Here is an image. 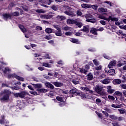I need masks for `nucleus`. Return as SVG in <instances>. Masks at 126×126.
I'll return each mask as SVG.
<instances>
[{
	"label": "nucleus",
	"mask_w": 126,
	"mask_h": 126,
	"mask_svg": "<svg viewBox=\"0 0 126 126\" xmlns=\"http://www.w3.org/2000/svg\"><path fill=\"white\" fill-rule=\"evenodd\" d=\"M3 71L4 73L6 74L7 73V72H9V71H11V70L8 67H6Z\"/></svg>",
	"instance_id": "obj_30"
},
{
	"label": "nucleus",
	"mask_w": 126,
	"mask_h": 126,
	"mask_svg": "<svg viewBox=\"0 0 126 126\" xmlns=\"http://www.w3.org/2000/svg\"><path fill=\"white\" fill-rule=\"evenodd\" d=\"M111 107H112V108H115V109H119V108H121V105H115V104H113L111 105Z\"/></svg>",
	"instance_id": "obj_40"
},
{
	"label": "nucleus",
	"mask_w": 126,
	"mask_h": 126,
	"mask_svg": "<svg viewBox=\"0 0 126 126\" xmlns=\"http://www.w3.org/2000/svg\"><path fill=\"white\" fill-rule=\"evenodd\" d=\"M19 27L23 33H26V32H27V30H26V29H25L23 25H19Z\"/></svg>",
	"instance_id": "obj_22"
},
{
	"label": "nucleus",
	"mask_w": 126,
	"mask_h": 126,
	"mask_svg": "<svg viewBox=\"0 0 126 126\" xmlns=\"http://www.w3.org/2000/svg\"><path fill=\"white\" fill-rule=\"evenodd\" d=\"M89 27L86 26L84 27L83 29L81 30V31H84V32H89Z\"/></svg>",
	"instance_id": "obj_26"
},
{
	"label": "nucleus",
	"mask_w": 126,
	"mask_h": 126,
	"mask_svg": "<svg viewBox=\"0 0 126 126\" xmlns=\"http://www.w3.org/2000/svg\"><path fill=\"white\" fill-rule=\"evenodd\" d=\"M98 31L97 30H96V29L93 28L91 31H90V32L92 33V34H93L94 35H97V32Z\"/></svg>",
	"instance_id": "obj_19"
},
{
	"label": "nucleus",
	"mask_w": 126,
	"mask_h": 126,
	"mask_svg": "<svg viewBox=\"0 0 126 126\" xmlns=\"http://www.w3.org/2000/svg\"><path fill=\"white\" fill-rule=\"evenodd\" d=\"M93 63H94V65H99V64H100V63H99V62H98V61H97V60H94L93 61Z\"/></svg>",
	"instance_id": "obj_39"
},
{
	"label": "nucleus",
	"mask_w": 126,
	"mask_h": 126,
	"mask_svg": "<svg viewBox=\"0 0 126 126\" xmlns=\"http://www.w3.org/2000/svg\"><path fill=\"white\" fill-rule=\"evenodd\" d=\"M121 87L123 89H126V84H121L120 85Z\"/></svg>",
	"instance_id": "obj_57"
},
{
	"label": "nucleus",
	"mask_w": 126,
	"mask_h": 126,
	"mask_svg": "<svg viewBox=\"0 0 126 126\" xmlns=\"http://www.w3.org/2000/svg\"><path fill=\"white\" fill-rule=\"evenodd\" d=\"M99 22L102 25H106V22L105 21L101 20Z\"/></svg>",
	"instance_id": "obj_62"
},
{
	"label": "nucleus",
	"mask_w": 126,
	"mask_h": 126,
	"mask_svg": "<svg viewBox=\"0 0 126 126\" xmlns=\"http://www.w3.org/2000/svg\"><path fill=\"white\" fill-rule=\"evenodd\" d=\"M85 18L87 19V22H91V23H96V19L93 18V16L90 14H86L85 15Z\"/></svg>",
	"instance_id": "obj_2"
},
{
	"label": "nucleus",
	"mask_w": 126,
	"mask_h": 126,
	"mask_svg": "<svg viewBox=\"0 0 126 126\" xmlns=\"http://www.w3.org/2000/svg\"><path fill=\"white\" fill-rule=\"evenodd\" d=\"M40 17L41 19H50V18H52V16L50 15H41Z\"/></svg>",
	"instance_id": "obj_7"
},
{
	"label": "nucleus",
	"mask_w": 126,
	"mask_h": 126,
	"mask_svg": "<svg viewBox=\"0 0 126 126\" xmlns=\"http://www.w3.org/2000/svg\"><path fill=\"white\" fill-rule=\"evenodd\" d=\"M104 3H107V4H108L110 6H113V5H114V4L110 1H105L104 2Z\"/></svg>",
	"instance_id": "obj_44"
},
{
	"label": "nucleus",
	"mask_w": 126,
	"mask_h": 126,
	"mask_svg": "<svg viewBox=\"0 0 126 126\" xmlns=\"http://www.w3.org/2000/svg\"><path fill=\"white\" fill-rule=\"evenodd\" d=\"M32 85L35 88H42V84H33Z\"/></svg>",
	"instance_id": "obj_28"
},
{
	"label": "nucleus",
	"mask_w": 126,
	"mask_h": 126,
	"mask_svg": "<svg viewBox=\"0 0 126 126\" xmlns=\"http://www.w3.org/2000/svg\"><path fill=\"white\" fill-rule=\"evenodd\" d=\"M53 84H54V85H55V86L56 87H61L63 86V83H60L59 82H53Z\"/></svg>",
	"instance_id": "obj_18"
},
{
	"label": "nucleus",
	"mask_w": 126,
	"mask_h": 126,
	"mask_svg": "<svg viewBox=\"0 0 126 126\" xmlns=\"http://www.w3.org/2000/svg\"><path fill=\"white\" fill-rule=\"evenodd\" d=\"M27 96H29V94L26 91L21 92L16 94V97H20V98H25Z\"/></svg>",
	"instance_id": "obj_4"
},
{
	"label": "nucleus",
	"mask_w": 126,
	"mask_h": 126,
	"mask_svg": "<svg viewBox=\"0 0 126 126\" xmlns=\"http://www.w3.org/2000/svg\"><path fill=\"white\" fill-rule=\"evenodd\" d=\"M98 12H107V9L103 7L99 8L98 9Z\"/></svg>",
	"instance_id": "obj_25"
},
{
	"label": "nucleus",
	"mask_w": 126,
	"mask_h": 126,
	"mask_svg": "<svg viewBox=\"0 0 126 126\" xmlns=\"http://www.w3.org/2000/svg\"><path fill=\"white\" fill-rule=\"evenodd\" d=\"M3 17L4 20H7V19H10L11 18V15L9 14H3Z\"/></svg>",
	"instance_id": "obj_10"
},
{
	"label": "nucleus",
	"mask_w": 126,
	"mask_h": 126,
	"mask_svg": "<svg viewBox=\"0 0 126 126\" xmlns=\"http://www.w3.org/2000/svg\"><path fill=\"white\" fill-rule=\"evenodd\" d=\"M64 13H65V14H66L67 15L71 16V17H73V16H74V13H73V11L71 10V8H69V11H64Z\"/></svg>",
	"instance_id": "obj_6"
},
{
	"label": "nucleus",
	"mask_w": 126,
	"mask_h": 126,
	"mask_svg": "<svg viewBox=\"0 0 126 126\" xmlns=\"http://www.w3.org/2000/svg\"><path fill=\"white\" fill-rule=\"evenodd\" d=\"M118 111L120 112V114H126V110L125 109H118Z\"/></svg>",
	"instance_id": "obj_41"
},
{
	"label": "nucleus",
	"mask_w": 126,
	"mask_h": 126,
	"mask_svg": "<svg viewBox=\"0 0 126 126\" xmlns=\"http://www.w3.org/2000/svg\"><path fill=\"white\" fill-rule=\"evenodd\" d=\"M53 27L55 28V29H57V31L61 30V26L58 25H53Z\"/></svg>",
	"instance_id": "obj_48"
},
{
	"label": "nucleus",
	"mask_w": 126,
	"mask_h": 126,
	"mask_svg": "<svg viewBox=\"0 0 126 126\" xmlns=\"http://www.w3.org/2000/svg\"><path fill=\"white\" fill-rule=\"evenodd\" d=\"M14 77H16V74H9L8 75V78H14Z\"/></svg>",
	"instance_id": "obj_32"
},
{
	"label": "nucleus",
	"mask_w": 126,
	"mask_h": 126,
	"mask_svg": "<svg viewBox=\"0 0 126 126\" xmlns=\"http://www.w3.org/2000/svg\"><path fill=\"white\" fill-rule=\"evenodd\" d=\"M62 93H63L64 94H67L68 93V91H64V90H62L61 91Z\"/></svg>",
	"instance_id": "obj_64"
},
{
	"label": "nucleus",
	"mask_w": 126,
	"mask_h": 126,
	"mask_svg": "<svg viewBox=\"0 0 126 126\" xmlns=\"http://www.w3.org/2000/svg\"><path fill=\"white\" fill-rule=\"evenodd\" d=\"M114 84H121L122 83V80L120 79H116L113 81Z\"/></svg>",
	"instance_id": "obj_24"
},
{
	"label": "nucleus",
	"mask_w": 126,
	"mask_h": 126,
	"mask_svg": "<svg viewBox=\"0 0 126 126\" xmlns=\"http://www.w3.org/2000/svg\"><path fill=\"white\" fill-rule=\"evenodd\" d=\"M4 95L3 97L0 98V101H6L9 99V94H10V91L7 90H5L3 92Z\"/></svg>",
	"instance_id": "obj_1"
},
{
	"label": "nucleus",
	"mask_w": 126,
	"mask_h": 126,
	"mask_svg": "<svg viewBox=\"0 0 126 126\" xmlns=\"http://www.w3.org/2000/svg\"><path fill=\"white\" fill-rule=\"evenodd\" d=\"M102 90H103V88L102 87L100 86H95V91H96L97 93H100Z\"/></svg>",
	"instance_id": "obj_14"
},
{
	"label": "nucleus",
	"mask_w": 126,
	"mask_h": 126,
	"mask_svg": "<svg viewBox=\"0 0 126 126\" xmlns=\"http://www.w3.org/2000/svg\"><path fill=\"white\" fill-rule=\"evenodd\" d=\"M38 69H39V70H41V71H42L45 70V68L44 67L40 66V67H38Z\"/></svg>",
	"instance_id": "obj_63"
},
{
	"label": "nucleus",
	"mask_w": 126,
	"mask_h": 126,
	"mask_svg": "<svg viewBox=\"0 0 126 126\" xmlns=\"http://www.w3.org/2000/svg\"><path fill=\"white\" fill-rule=\"evenodd\" d=\"M72 43H75V44H80V42L78 39L72 38L71 39Z\"/></svg>",
	"instance_id": "obj_29"
},
{
	"label": "nucleus",
	"mask_w": 126,
	"mask_h": 126,
	"mask_svg": "<svg viewBox=\"0 0 126 126\" xmlns=\"http://www.w3.org/2000/svg\"><path fill=\"white\" fill-rule=\"evenodd\" d=\"M108 99H110V100H115V97L112 95H108Z\"/></svg>",
	"instance_id": "obj_60"
},
{
	"label": "nucleus",
	"mask_w": 126,
	"mask_h": 126,
	"mask_svg": "<svg viewBox=\"0 0 126 126\" xmlns=\"http://www.w3.org/2000/svg\"><path fill=\"white\" fill-rule=\"evenodd\" d=\"M72 83H73V84H74L75 85H76L77 84H79L80 82H79V81H77L75 79H73L72 80Z\"/></svg>",
	"instance_id": "obj_42"
},
{
	"label": "nucleus",
	"mask_w": 126,
	"mask_h": 126,
	"mask_svg": "<svg viewBox=\"0 0 126 126\" xmlns=\"http://www.w3.org/2000/svg\"><path fill=\"white\" fill-rule=\"evenodd\" d=\"M16 79L18 80H19L20 81H24V78H23L22 77H19L18 76H16Z\"/></svg>",
	"instance_id": "obj_47"
},
{
	"label": "nucleus",
	"mask_w": 126,
	"mask_h": 126,
	"mask_svg": "<svg viewBox=\"0 0 126 126\" xmlns=\"http://www.w3.org/2000/svg\"><path fill=\"white\" fill-rule=\"evenodd\" d=\"M45 38L47 39V40H51V39H52V36L49 34L48 35H46Z\"/></svg>",
	"instance_id": "obj_55"
},
{
	"label": "nucleus",
	"mask_w": 126,
	"mask_h": 126,
	"mask_svg": "<svg viewBox=\"0 0 126 126\" xmlns=\"http://www.w3.org/2000/svg\"><path fill=\"white\" fill-rule=\"evenodd\" d=\"M38 92H41L42 93H45V92H48V90H46L45 89H37Z\"/></svg>",
	"instance_id": "obj_34"
},
{
	"label": "nucleus",
	"mask_w": 126,
	"mask_h": 126,
	"mask_svg": "<svg viewBox=\"0 0 126 126\" xmlns=\"http://www.w3.org/2000/svg\"><path fill=\"white\" fill-rule=\"evenodd\" d=\"M76 14L77 16H81V15H82V12L80 10H79L77 11Z\"/></svg>",
	"instance_id": "obj_49"
},
{
	"label": "nucleus",
	"mask_w": 126,
	"mask_h": 126,
	"mask_svg": "<svg viewBox=\"0 0 126 126\" xmlns=\"http://www.w3.org/2000/svg\"><path fill=\"white\" fill-rule=\"evenodd\" d=\"M77 95H79L83 99H91V98H92V97L89 95L84 94L80 93H77Z\"/></svg>",
	"instance_id": "obj_5"
},
{
	"label": "nucleus",
	"mask_w": 126,
	"mask_h": 126,
	"mask_svg": "<svg viewBox=\"0 0 126 126\" xmlns=\"http://www.w3.org/2000/svg\"><path fill=\"white\" fill-rule=\"evenodd\" d=\"M88 80H92L93 79V75L92 73H89L87 76Z\"/></svg>",
	"instance_id": "obj_27"
},
{
	"label": "nucleus",
	"mask_w": 126,
	"mask_h": 126,
	"mask_svg": "<svg viewBox=\"0 0 126 126\" xmlns=\"http://www.w3.org/2000/svg\"><path fill=\"white\" fill-rule=\"evenodd\" d=\"M38 13H45V11L43 9H37L35 10Z\"/></svg>",
	"instance_id": "obj_43"
},
{
	"label": "nucleus",
	"mask_w": 126,
	"mask_h": 126,
	"mask_svg": "<svg viewBox=\"0 0 126 126\" xmlns=\"http://www.w3.org/2000/svg\"><path fill=\"white\" fill-rule=\"evenodd\" d=\"M72 34V32H66L65 33V35H66V36H70Z\"/></svg>",
	"instance_id": "obj_56"
},
{
	"label": "nucleus",
	"mask_w": 126,
	"mask_h": 126,
	"mask_svg": "<svg viewBox=\"0 0 126 126\" xmlns=\"http://www.w3.org/2000/svg\"><path fill=\"white\" fill-rule=\"evenodd\" d=\"M115 69H112L109 70L108 72H107V74L108 75H114L115 74Z\"/></svg>",
	"instance_id": "obj_21"
},
{
	"label": "nucleus",
	"mask_w": 126,
	"mask_h": 126,
	"mask_svg": "<svg viewBox=\"0 0 126 126\" xmlns=\"http://www.w3.org/2000/svg\"><path fill=\"white\" fill-rule=\"evenodd\" d=\"M45 86H46V87H48V88H50L51 89H54V85H53V84H51L50 82H46L45 83Z\"/></svg>",
	"instance_id": "obj_13"
},
{
	"label": "nucleus",
	"mask_w": 126,
	"mask_h": 126,
	"mask_svg": "<svg viewBox=\"0 0 126 126\" xmlns=\"http://www.w3.org/2000/svg\"><path fill=\"white\" fill-rule=\"evenodd\" d=\"M70 94H76V95H77V93H79L77 92V89L76 88L75 89H72L71 90L69 91Z\"/></svg>",
	"instance_id": "obj_16"
},
{
	"label": "nucleus",
	"mask_w": 126,
	"mask_h": 126,
	"mask_svg": "<svg viewBox=\"0 0 126 126\" xmlns=\"http://www.w3.org/2000/svg\"><path fill=\"white\" fill-rule=\"evenodd\" d=\"M42 66L45 67H51L52 65L48 63H42Z\"/></svg>",
	"instance_id": "obj_33"
},
{
	"label": "nucleus",
	"mask_w": 126,
	"mask_h": 126,
	"mask_svg": "<svg viewBox=\"0 0 126 126\" xmlns=\"http://www.w3.org/2000/svg\"><path fill=\"white\" fill-rule=\"evenodd\" d=\"M65 16H60L58 15L56 17V20L58 21H63V20H65Z\"/></svg>",
	"instance_id": "obj_9"
},
{
	"label": "nucleus",
	"mask_w": 126,
	"mask_h": 126,
	"mask_svg": "<svg viewBox=\"0 0 126 126\" xmlns=\"http://www.w3.org/2000/svg\"><path fill=\"white\" fill-rule=\"evenodd\" d=\"M94 10L95 11L97 10L98 9V5H91V8Z\"/></svg>",
	"instance_id": "obj_35"
},
{
	"label": "nucleus",
	"mask_w": 126,
	"mask_h": 126,
	"mask_svg": "<svg viewBox=\"0 0 126 126\" xmlns=\"http://www.w3.org/2000/svg\"><path fill=\"white\" fill-rule=\"evenodd\" d=\"M117 119H118V120L119 122H121L122 121H124V117H123L122 116H120V117H118Z\"/></svg>",
	"instance_id": "obj_61"
},
{
	"label": "nucleus",
	"mask_w": 126,
	"mask_h": 126,
	"mask_svg": "<svg viewBox=\"0 0 126 126\" xmlns=\"http://www.w3.org/2000/svg\"><path fill=\"white\" fill-rule=\"evenodd\" d=\"M109 118L110 119H112V120H118V118L114 115H110Z\"/></svg>",
	"instance_id": "obj_45"
},
{
	"label": "nucleus",
	"mask_w": 126,
	"mask_h": 126,
	"mask_svg": "<svg viewBox=\"0 0 126 126\" xmlns=\"http://www.w3.org/2000/svg\"><path fill=\"white\" fill-rule=\"evenodd\" d=\"M101 83H103V84H109V83H110V79H105L104 80H101Z\"/></svg>",
	"instance_id": "obj_23"
},
{
	"label": "nucleus",
	"mask_w": 126,
	"mask_h": 126,
	"mask_svg": "<svg viewBox=\"0 0 126 126\" xmlns=\"http://www.w3.org/2000/svg\"><path fill=\"white\" fill-rule=\"evenodd\" d=\"M102 65H100L98 66H96L94 67L95 70H101L102 69Z\"/></svg>",
	"instance_id": "obj_51"
},
{
	"label": "nucleus",
	"mask_w": 126,
	"mask_h": 126,
	"mask_svg": "<svg viewBox=\"0 0 126 126\" xmlns=\"http://www.w3.org/2000/svg\"><path fill=\"white\" fill-rule=\"evenodd\" d=\"M63 30H64V31H71V28L68 26L64 27L63 28Z\"/></svg>",
	"instance_id": "obj_31"
},
{
	"label": "nucleus",
	"mask_w": 126,
	"mask_h": 126,
	"mask_svg": "<svg viewBox=\"0 0 126 126\" xmlns=\"http://www.w3.org/2000/svg\"><path fill=\"white\" fill-rule=\"evenodd\" d=\"M115 95H117V96H119L120 97H121V96H123V94L122 92L119 91H116L114 93Z\"/></svg>",
	"instance_id": "obj_37"
},
{
	"label": "nucleus",
	"mask_w": 126,
	"mask_h": 126,
	"mask_svg": "<svg viewBox=\"0 0 126 126\" xmlns=\"http://www.w3.org/2000/svg\"><path fill=\"white\" fill-rule=\"evenodd\" d=\"M67 24H75L76 21L74 20L68 19L66 21Z\"/></svg>",
	"instance_id": "obj_17"
},
{
	"label": "nucleus",
	"mask_w": 126,
	"mask_h": 126,
	"mask_svg": "<svg viewBox=\"0 0 126 126\" xmlns=\"http://www.w3.org/2000/svg\"><path fill=\"white\" fill-rule=\"evenodd\" d=\"M116 65V61H113L110 62L109 64H108L109 68H112L113 66H115Z\"/></svg>",
	"instance_id": "obj_15"
},
{
	"label": "nucleus",
	"mask_w": 126,
	"mask_h": 126,
	"mask_svg": "<svg viewBox=\"0 0 126 126\" xmlns=\"http://www.w3.org/2000/svg\"><path fill=\"white\" fill-rule=\"evenodd\" d=\"M56 99L58 100V101H60V102H64V99H63V98L62 97L57 96Z\"/></svg>",
	"instance_id": "obj_38"
},
{
	"label": "nucleus",
	"mask_w": 126,
	"mask_h": 126,
	"mask_svg": "<svg viewBox=\"0 0 126 126\" xmlns=\"http://www.w3.org/2000/svg\"><path fill=\"white\" fill-rule=\"evenodd\" d=\"M81 90H83L84 91L87 92L88 91L89 93H91L92 94L93 93V91L89 90L88 88L86 87H82L80 88Z\"/></svg>",
	"instance_id": "obj_11"
},
{
	"label": "nucleus",
	"mask_w": 126,
	"mask_h": 126,
	"mask_svg": "<svg viewBox=\"0 0 126 126\" xmlns=\"http://www.w3.org/2000/svg\"><path fill=\"white\" fill-rule=\"evenodd\" d=\"M80 72H81L82 73H86V72H87V70H86L85 69H83V68L80 69Z\"/></svg>",
	"instance_id": "obj_53"
},
{
	"label": "nucleus",
	"mask_w": 126,
	"mask_h": 126,
	"mask_svg": "<svg viewBox=\"0 0 126 126\" xmlns=\"http://www.w3.org/2000/svg\"><path fill=\"white\" fill-rule=\"evenodd\" d=\"M77 25L78 27H79V28H81V27H82V26H83V24H82V23L78 22V23H77Z\"/></svg>",
	"instance_id": "obj_52"
},
{
	"label": "nucleus",
	"mask_w": 126,
	"mask_h": 126,
	"mask_svg": "<svg viewBox=\"0 0 126 126\" xmlns=\"http://www.w3.org/2000/svg\"><path fill=\"white\" fill-rule=\"evenodd\" d=\"M52 9L53 10H58V7L57 6L53 5L51 7Z\"/></svg>",
	"instance_id": "obj_58"
},
{
	"label": "nucleus",
	"mask_w": 126,
	"mask_h": 126,
	"mask_svg": "<svg viewBox=\"0 0 126 126\" xmlns=\"http://www.w3.org/2000/svg\"><path fill=\"white\" fill-rule=\"evenodd\" d=\"M102 113H103V114H104L106 117H109V113H107V112L105 111H102Z\"/></svg>",
	"instance_id": "obj_59"
},
{
	"label": "nucleus",
	"mask_w": 126,
	"mask_h": 126,
	"mask_svg": "<svg viewBox=\"0 0 126 126\" xmlns=\"http://www.w3.org/2000/svg\"><path fill=\"white\" fill-rule=\"evenodd\" d=\"M82 8H85V9L87 8H91V4L84 3L81 5Z\"/></svg>",
	"instance_id": "obj_12"
},
{
	"label": "nucleus",
	"mask_w": 126,
	"mask_h": 126,
	"mask_svg": "<svg viewBox=\"0 0 126 126\" xmlns=\"http://www.w3.org/2000/svg\"><path fill=\"white\" fill-rule=\"evenodd\" d=\"M55 35L56 36H59V37H62V36H63L62 30H59L57 32H55Z\"/></svg>",
	"instance_id": "obj_20"
},
{
	"label": "nucleus",
	"mask_w": 126,
	"mask_h": 126,
	"mask_svg": "<svg viewBox=\"0 0 126 126\" xmlns=\"http://www.w3.org/2000/svg\"><path fill=\"white\" fill-rule=\"evenodd\" d=\"M117 34L119 35H123V36H126V34H124V32H123V31L120 30L118 32H117Z\"/></svg>",
	"instance_id": "obj_50"
},
{
	"label": "nucleus",
	"mask_w": 126,
	"mask_h": 126,
	"mask_svg": "<svg viewBox=\"0 0 126 126\" xmlns=\"http://www.w3.org/2000/svg\"><path fill=\"white\" fill-rule=\"evenodd\" d=\"M30 93L32 95H35V96H37V95H38V93H37V92L35 91H30Z\"/></svg>",
	"instance_id": "obj_54"
},
{
	"label": "nucleus",
	"mask_w": 126,
	"mask_h": 126,
	"mask_svg": "<svg viewBox=\"0 0 126 126\" xmlns=\"http://www.w3.org/2000/svg\"><path fill=\"white\" fill-rule=\"evenodd\" d=\"M45 32L48 33V34H50L53 32V30L51 28H47L45 30Z\"/></svg>",
	"instance_id": "obj_36"
},
{
	"label": "nucleus",
	"mask_w": 126,
	"mask_h": 126,
	"mask_svg": "<svg viewBox=\"0 0 126 126\" xmlns=\"http://www.w3.org/2000/svg\"><path fill=\"white\" fill-rule=\"evenodd\" d=\"M4 122V116L3 115L1 116V119L0 120V124L2 125Z\"/></svg>",
	"instance_id": "obj_46"
},
{
	"label": "nucleus",
	"mask_w": 126,
	"mask_h": 126,
	"mask_svg": "<svg viewBox=\"0 0 126 126\" xmlns=\"http://www.w3.org/2000/svg\"><path fill=\"white\" fill-rule=\"evenodd\" d=\"M98 18H100V19H103L104 20H106V21H110V20H111V21H118V18H114L112 17V16H110L108 18H106V17L100 15L98 16Z\"/></svg>",
	"instance_id": "obj_3"
},
{
	"label": "nucleus",
	"mask_w": 126,
	"mask_h": 126,
	"mask_svg": "<svg viewBox=\"0 0 126 126\" xmlns=\"http://www.w3.org/2000/svg\"><path fill=\"white\" fill-rule=\"evenodd\" d=\"M107 92L109 94H113V93L115 92V90L112 89V87L111 86H108L107 87Z\"/></svg>",
	"instance_id": "obj_8"
}]
</instances>
